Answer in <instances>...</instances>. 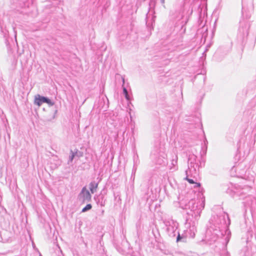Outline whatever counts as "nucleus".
<instances>
[{
    "instance_id": "9",
    "label": "nucleus",
    "mask_w": 256,
    "mask_h": 256,
    "mask_svg": "<svg viewBox=\"0 0 256 256\" xmlns=\"http://www.w3.org/2000/svg\"><path fill=\"white\" fill-rule=\"evenodd\" d=\"M74 158V154H72V156H71V158H70V160H71V161H72V160H73Z\"/></svg>"
},
{
    "instance_id": "8",
    "label": "nucleus",
    "mask_w": 256,
    "mask_h": 256,
    "mask_svg": "<svg viewBox=\"0 0 256 256\" xmlns=\"http://www.w3.org/2000/svg\"><path fill=\"white\" fill-rule=\"evenodd\" d=\"M180 239H181V237H180V235L178 234V237H177V241L180 240Z\"/></svg>"
},
{
    "instance_id": "3",
    "label": "nucleus",
    "mask_w": 256,
    "mask_h": 256,
    "mask_svg": "<svg viewBox=\"0 0 256 256\" xmlns=\"http://www.w3.org/2000/svg\"><path fill=\"white\" fill-rule=\"evenodd\" d=\"M98 186V184L93 182L90 184V189L92 194H94L96 192Z\"/></svg>"
},
{
    "instance_id": "1",
    "label": "nucleus",
    "mask_w": 256,
    "mask_h": 256,
    "mask_svg": "<svg viewBox=\"0 0 256 256\" xmlns=\"http://www.w3.org/2000/svg\"><path fill=\"white\" fill-rule=\"evenodd\" d=\"M91 194L86 187H84L78 195V198L83 203L91 200Z\"/></svg>"
},
{
    "instance_id": "4",
    "label": "nucleus",
    "mask_w": 256,
    "mask_h": 256,
    "mask_svg": "<svg viewBox=\"0 0 256 256\" xmlns=\"http://www.w3.org/2000/svg\"><path fill=\"white\" fill-rule=\"evenodd\" d=\"M92 205L90 204H88L82 210V212H85L88 210H90L92 208Z\"/></svg>"
},
{
    "instance_id": "6",
    "label": "nucleus",
    "mask_w": 256,
    "mask_h": 256,
    "mask_svg": "<svg viewBox=\"0 0 256 256\" xmlns=\"http://www.w3.org/2000/svg\"><path fill=\"white\" fill-rule=\"evenodd\" d=\"M124 94H126V98H128V97H127V96H128V92H127L125 88H124Z\"/></svg>"
},
{
    "instance_id": "10",
    "label": "nucleus",
    "mask_w": 256,
    "mask_h": 256,
    "mask_svg": "<svg viewBox=\"0 0 256 256\" xmlns=\"http://www.w3.org/2000/svg\"><path fill=\"white\" fill-rule=\"evenodd\" d=\"M162 2H164V0H162Z\"/></svg>"
},
{
    "instance_id": "5",
    "label": "nucleus",
    "mask_w": 256,
    "mask_h": 256,
    "mask_svg": "<svg viewBox=\"0 0 256 256\" xmlns=\"http://www.w3.org/2000/svg\"><path fill=\"white\" fill-rule=\"evenodd\" d=\"M186 179L190 184H194L195 183V182L192 179H190L188 178H186Z\"/></svg>"
},
{
    "instance_id": "2",
    "label": "nucleus",
    "mask_w": 256,
    "mask_h": 256,
    "mask_svg": "<svg viewBox=\"0 0 256 256\" xmlns=\"http://www.w3.org/2000/svg\"><path fill=\"white\" fill-rule=\"evenodd\" d=\"M47 103L48 104L52 106L53 103L52 102L51 100L44 96H40L38 95L35 98L34 103L38 106H40L43 103Z\"/></svg>"
},
{
    "instance_id": "7",
    "label": "nucleus",
    "mask_w": 256,
    "mask_h": 256,
    "mask_svg": "<svg viewBox=\"0 0 256 256\" xmlns=\"http://www.w3.org/2000/svg\"><path fill=\"white\" fill-rule=\"evenodd\" d=\"M194 184H196V187H198V188L200 187V186H201V185H200V183H198V182H195Z\"/></svg>"
}]
</instances>
